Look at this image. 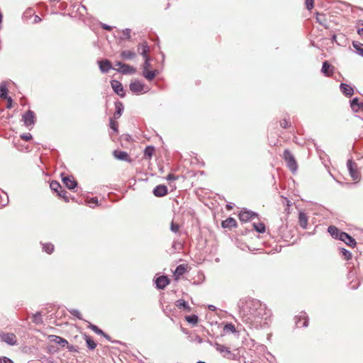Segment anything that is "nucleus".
Segmentation results:
<instances>
[{"label":"nucleus","instance_id":"1","mask_svg":"<svg viewBox=\"0 0 363 363\" xmlns=\"http://www.w3.org/2000/svg\"><path fill=\"white\" fill-rule=\"evenodd\" d=\"M239 315L242 321L253 325H267L268 319L271 317V311L268 310L264 304L259 300L245 298L238 302Z\"/></svg>","mask_w":363,"mask_h":363},{"label":"nucleus","instance_id":"2","mask_svg":"<svg viewBox=\"0 0 363 363\" xmlns=\"http://www.w3.org/2000/svg\"><path fill=\"white\" fill-rule=\"evenodd\" d=\"M283 158L286 162L289 169L291 172H295L297 170L298 165L292 153L289 150H285L283 153Z\"/></svg>","mask_w":363,"mask_h":363},{"label":"nucleus","instance_id":"3","mask_svg":"<svg viewBox=\"0 0 363 363\" xmlns=\"http://www.w3.org/2000/svg\"><path fill=\"white\" fill-rule=\"evenodd\" d=\"M22 121L24 123V125L27 128H33V126L35 124V113L31 111L28 110L22 116Z\"/></svg>","mask_w":363,"mask_h":363},{"label":"nucleus","instance_id":"4","mask_svg":"<svg viewBox=\"0 0 363 363\" xmlns=\"http://www.w3.org/2000/svg\"><path fill=\"white\" fill-rule=\"evenodd\" d=\"M347 167L352 179L358 180L359 179V173L357 169V164L352 160H348Z\"/></svg>","mask_w":363,"mask_h":363},{"label":"nucleus","instance_id":"5","mask_svg":"<svg viewBox=\"0 0 363 363\" xmlns=\"http://www.w3.org/2000/svg\"><path fill=\"white\" fill-rule=\"evenodd\" d=\"M255 218H258V214L247 209L242 210L239 213V219L242 222H247Z\"/></svg>","mask_w":363,"mask_h":363},{"label":"nucleus","instance_id":"6","mask_svg":"<svg viewBox=\"0 0 363 363\" xmlns=\"http://www.w3.org/2000/svg\"><path fill=\"white\" fill-rule=\"evenodd\" d=\"M215 347L216 350L218 351L220 353L223 354L224 357H226L230 359H235V354L231 352L228 347H226L225 346L220 345L217 342L215 343Z\"/></svg>","mask_w":363,"mask_h":363},{"label":"nucleus","instance_id":"7","mask_svg":"<svg viewBox=\"0 0 363 363\" xmlns=\"http://www.w3.org/2000/svg\"><path fill=\"white\" fill-rule=\"evenodd\" d=\"M111 84L112 89H113L116 94H117L121 97H124L125 96V92L123 89V86L120 82L113 79L111 82Z\"/></svg>","mask_w":363,"mask_h":363},{"label":"nucleus","instance_id":"8","mask_svg":"<svg viewBox=\"0 0 363 363\" xmlns=\"http://www.w3.org/2000/svg\"><path fill=\"white\" fill-rule=\"evenodd\" d=\"M0 338L2 342L9 345H15L16 344V337L13 333H1Z\"/></svg>","mask_w":363,"mask_h":363},{"label":"nucleus","instance_id":"9","mask_svg":"<svg viewBox=\"0 0 363 363\" xmlns=\"http://www.w3.org/2000/svg\"><path fill=\"white\" fill-rule=\"evenodd\" d=\"M130 90L135 94L142 93L144 89V84L138 80L132 82L129 85Z\"/></svg>","mask_w":363,"mask_h":363},{"label":"nucleus","instance_id":"10","mask_svg":"<svg viewBox=\"0 0 363 363\" xmlns=\"http://www.w3.org/2000/svg\"><path fill=\"white\" fill-rule=\"evenodd\" d=\"M113 155L116 159L118 160L126 161L128 162H132V160L130 158L128 154L125 151L116 150L113 152Z\"/></svg>","mask_w":363,"mask_h":363},{"label":"nucleus","instance_id":"11","mask_svg":"<svg viewBox=\"0 0 363 363\" xmlns=\"http://www.w3.org/2000/svg\"><path fill=\"white\" fill-rule=\"evenodd\" d=\"M153 194L157 197H162L167 194V187L164 184H160L156 186L153 191Z\"/></svg>","mask_w":363,"mask_h":363},{"label":"nucleus","instance_id":"12","mask_svg":"<svg viewBox=\"0 0 363 363\" xmlns=\"http://www.w3.org/2000/svg\"><path fill=\"white\" fill-rule=\"evenodd\" d=\"M341 237L340 240L344 242L348 246L351 247H354L356 246V240L348 233L344 232V233H341Z\"/></svg>","mask_w":363,"mask_h":363},{"label":"nucleus","instance_id":"13","mask_svg":"<svg viewBox=\"0 0 363 363\" xmlns=\"http://www.w3.org/2000/svg\"><path fill=\"white\" fill-rule=\"evenodd\" d=\"M169 283L167 276H160L155 279L156 287L159 289H164Z\"/></svg>","mask_w":363,"mask_h":363},{"label":"nucleus","instance_id":"14","mask_svg":"<svg viewBox=\"0 0 363 363\" xmlns=\"http://www.w3.org/2000/svg\"><path fill=\"white\" fill-rule=\"evenodd\" d=\"M98 63L99 65V69L102 73H107L110 69H113L111 62L107 59L99 61ZM113 69H116L113 68Z\"/></svg>","mask_w":363,"mask_h":363},{"label":"nucleus","instance_id":"15","mask_svg":"<svg viewBox=\"0 0 363 363\" xmlns=\"http://www.w3.org/2000/svg\"><path fill=\"white\" fill-rule=\"evenodd\" d=\"M334 67L328 62L324 61L321 69V72L326 77H330L333 74Z\"/></svg>","mask_w":363,"mask_h":363},{"label":"nucleus","instance_id":"16","mask_svg":"<svg viewBox=\"0 0 363 363\" xmlns=\"http://www.w3.org/2000/svg\"><path fill=\"white\" fill-rule=\"evenodd\" d=\"M350 107L356 113L363 111V102H360L359 99L355 97L350 101Z\"/></svg>","mask_w":363,"mask_h":363},{"label":"nucleus","instance_id":"17","mask_svg":"<svg viewBox=\"0 0 363 363\" xmlns=\"http://www.w3.org/2000/svg\"><path fill=\"white\" fill-rule=\"evenodd\" d=\"M296 325L297 327L306 328L308 325V318L306 313H302L299 318L296 317Z\"/></svg>","mask_w":363,"mask_h":363},{"label":"nucleus","instance_id":"18","mask_svg":"<svg viewBox=\"0 0 363 363\" xmlns=\"http://www.w3.org/2000/svg\"><path fill=\"white\" fill-rule=\"evenodd\" d=\"M62 180L69 189L72 190L77 186V182L69 176L62 177Z\"/></svg>","mask_w":363,"mask_h":363},{"label":"nucleus","instance_id":"19","mask_svg":"<svg viewBox=\"0 0 363 363\" xmlns=\"http://www.w3.org/2000/svg\"><path fill=\"white\" fill-rule=\"evenodd\" d=\"M328 232L330 235L335 239H338L340 240L341 233H344V232L340 231L337 227L334 225H330L328 228Z\"/></svg>","mask_w":363,"mask_h":363},{"label":"nucleus","instance_id":"20","mask_svg":"<svg viewBox=\"0 0 363 363\" xmlns=\"http://www.w3.org/2000/svg\"><path fill=\"white\" fill-rule=\"evenodd\" d=\"M116 70L123 74H133L136 72L133 67L125 63L121 69H116Z\"/></svg>","mask_w":363,"mask_h":363},{"label":"nucleus","instance_id":"21","mask_svg":"<svg viewBox=\"0 0 363 363\" xmlns=\"http://www.w3.org/2000/svg\"><path fill=\"white\" fill-rule=\"evenodd\" d=\"M340 88L342 94L346 96H351L354 94L353 88L347 84L341 83Z\"/></svg>","mask_w":363,"mask_h":363},{"label":"nucleus","instance_id":"22","mask_svg":"<svg viewBox=\"0 0 363 363\" xmlns=\"http://www.w3.org/2000/svg\"><path fill=\"white\" fill-rule=\"evenodd\" d=\"M221 225L223 228H232L237 226V222L233 218L229 217L222 221Z\"/></svg>","mask_w":363,"mask_h":363},{"label":"nucleus","instance_id":"23","mask_svg":"<svg viewBox=\"0 0 363 363\" xmlns=\"http://www.w3.org/2000/svg\"><path fill=\"white\" fill-rule=\"evenodd\" d=\"M298 223L303 229L307 228L308 217L304 212H300L298 214Z\"/></svg>","mask_w":363,"mask_h":363},{"label":"nucleus","instance_id":"24","mask_svg":"<svg viewBox=\"0 0 363 363\" xmlns=\"http://www.w3.org/2000/svg\"><path fill=\"white\" fill-rule=\"evenodd\" d=\"M157 70L149 71L148 69L143 70V77L148 81H152L158 74Z\"/></svg>","mask_w":363,"mask_h":363},{"label":"nucleus","instance_id":"25","mask_svg":"<svg viewBox=\"0 0 363 363\" xmlns=\"http://www.w3.org/2000/svg\"><path fill=\"white\" fill-rule=\"evenodd\" d=\"M116 106V111L114 113V118H119L124 110L123 104L121 101H117L115 103Z\"/></svg>","mask_w":363,"mask_h":363},{"label":"nucleus","instance_id":"26","mask_svg":"<svg viewBox=\"0 0 363 363\" xmlns=\"http://www.w3.org/2000/svg\"><path fill=\"white\" fill-rule=\"evenodd\" d=\"M186 272V267L184 264H179L177 266L174 272V275L176 279H179Z\"/></svg>","mask_w":363,"mask_h":363},{"label":"nucleus","instance_id":"27","mask_svg":"<svg viewBox=\"0 0 363 363\" xmlns=\"http://www.w3.org/2000/svg\"><path fill=\"white\" fill-rule=\"evenodd\" d=\"M138 51L143 57H148L147 52L150 51L149 46L146 42L138 46Z\"/></svg>","mask_w":363,"mask_h":363},{"label":"nucleus","instance_id":"28","mask_svg":"<svg viewBox=\"0 0 363 363\" xmlns=\"http://www.w3.org/2000/svg\"><path fill=\"white\" fill-rule=\"evenodd\" d=\"M84 336L87 347L91 350H94L96 347V343L94 342L92 337L86 334H84Z\"/></svg>","mask_w":363,"mask_h":363},{"label":"nucleus","instance_id":"29","mask_svg":"<svg viewBox=\"0 0 363 363\" xmlns=\"http://www.w3.org/2000/svg\"><path fill=\"white\" fill-rule=\"evenodd\" d=\"M135 56H136L135 52H134L133 51H130V50H123L121 53V57L123 60H132V59L135 58Z\"/></svg>","mask_w":363,"mask_h":363},{"label":"nucleus","instance_id":"30","mask_svg":"<svg viewBox=\"0 0 363 363\" xmlns=\"http://www.w3.org/2000/svg\"><path fill=\"white\" fill-rule=\"evenodd\" d=\"M32 321L35 325H40L43 323V319L42 317L41 312H37L33 315Z\"/></svg>","mask_w":363,"mask_h":363},{"label":"nucleus","instance_id":"31","mask_svg":"<svg viewBox=\"0 0 363 363\" xmlns=\"http://www.w3.org/2000/svg\"><path fill=\"white\" fill-rule=\"evenodd\" d=\"M51 337H52V339H51L52 341H54L55 342L57 343L58 345H61L62 347H65L66 345H68V342L65 339H64L61 337L52 335V336H51Z\"/></svg>","mask_w":363,"mask_h":363},{"label":"nucleus","instance_id":"32","mask_svg":"<svg viewBox=\"0 0 363 363\" xmlns=\"http://www.w3.org/2000/svg\"><path fill=\"white\" fill-rule=\"evenodd\" d=\"M176 306L179 308H182V309L186 310L188 311H190V310H191L188 303L186 302L184 299H179L178 301H177Z\"/></svg>","mask_w":363,"mask_h":363},{"label":"nucleus","instance_id":"33","mask_svg":"<svg viewBox=\"0 0 363 363\" xmlns=\"http://www.w3.org/2000/svg\"><path fill=\"white\" fill-rule=\"evenodd\" d=\"M8 96V89L4 82H1L0 84V98L5 99Z\"/></svg>","mask_w":363,"mask_h":363},{"label":"nucleus","instance_id":"34","mask_svg":"<svg viewBox=\"0 0 363 363\" xmlns=\"http://www.w3.org/2000/svg\"><path fill=\"white\" fill-rule=\"evenodd\" d=\"M50 187L52 191L57 194L62 189L61 184L57 181H52L50 184Z\"/></svg>","mask_w":363,"mask_h":363},{"label":"nucleus","instance_id":"35","mask_svg":"<svg viewBox=\"0 0 363 363\" xmlns=\"http://www.w3.org/2000/svg\"><path fill=\"white\" fill-rule=\"evenodd\" d=\"M352 45L353 47L355 48V50H357V52L361 55L362 57H363V44L362 43H358V42H355L354 41L352 43Z\"/></svg>","mask_w":363,"mask_h":363},{"label":"nucleus","instance_id":"36","mask_svg":"<svg viewBox=\"0 0 363 363\" xmlns=\"http://www.w3.org/2000/svg\"><path fill=\"white\" fill-rule=\"evenodd\" d=\"M253 227H254L255 230L259 233H263L265 232V225L263 223H254Z\"/></svg>","mask_w":363,"mask_h":363},{"label":"nucleus","instance_id":"37","mask_svg":"<svg viewBox=\"0 0 363 363\" xmlns=\"http://www.w3.org/2000/svg\"><path fill=\"white\" fill-rule=\"evenodd\" d=\"M340 255L346 260L352 258V252L345 248H340Z\"/></svg>","mask_w":363,"mask_h":363},{"label":"nucleus","instance_id":"38","mask_svg":"<svg viewBox=\"0 0 363 363\" xmlns=\"http://www.w3.org/2000/svg\"><path fill=\"white\" fill-rule=\"evenodd\" d=\"M185 320L189 323H191V324H196L199 321V317L196 315H187L185 317Z\"/></svg>","mask_w":363,"mask_h":363},{"label":"nucleus","instance_id":"39","mask_svg":"<svg viewBox=\"0 0 363 363\" xmlns=\"http://www.w3.org/2000/svg\"><path fill=\"white\" fill-rule=\"evenodd\" d=\"M154 152H155V147L153 146L149 145L145 148L144 155H145V156L150 158L152 156Z\"/></svg>","mask_w":363,"mask_h":363},{"label":"nucleus","instance_id":"40","mask_svg":"<svg viewBox=\"0 0 363 363\" xmlns=\"http://www.w3.org/2000/svg\"><path fill=\"white\" fill-rule=\"evenodd\" d=\"M43 250L48 254H51L54 251V245L51 243L43 244Z\"/></svg>","mask_w":363,"mask_h":363},{"label":"nucleus","instance_id":"41","mask_svg":"<svg viewBox=\"0 0 363 363\" xmlns=\"http://www.w3.org/2000/svg\"><path fill=\"white\" fill-rule=\"evenodd\" d=\"M68 311L74 316H75L77 318H78L79 320H82V315L79 312V310L77 309H75V308H71V309H69Z\"/></svg>","mask_w":363,"mask_h":363},{"label":"nucleus","instance_id":"42","mask_svg":"<svg viewBox=\"0 0 363 363\" xmlns=\"http://www.w3.org/2000/svg\"><path fill=\"white\" fill-rule=\"evenodd\" d=\"M89 328L98 335H104V331L95 325L90 323Z\"/></svg>","mask_w":363,"mask_h":363},{"label":"nucleus","instance_id":"43","mask_svg":"<svg viewBox=\"0 0 363 363\" xmlns=\"http://www.w3.org/2000/svg\"><path fill=\"white\" fill-rule=\"evenodd\" d=\"M67 191L62 189L60 192L57 193V196L65 200V202H69V198L67 196Z\"/></svg>","mask_w":363,"mask_h":363},{"label":"nucleus","instance_id":"44","mask_svg":"<svg viewBox=\"0 0 363 363\" xmlns=\"http://www.w3.org/2000/svg\"><path fill=\"white\" fill-rule=\"evenodd\" d=\"M109 126L115 133L118 132V123L113 118H110Z\"/></svg>","mask_w":363,"mask_h":363},{"label":"nucleus","instance_id":"45","mask_svg":"<svg viewBox=\"0 0 363 363\" xmlns=\"http://www.w3.org/2000/svg\"><path fill=\"white\" fill-rule=\"evenodd\" d=\"M224 330L230 331L232 333H235L236 331L235 325L232 323H227L224 326Z\"/></svg>","mask_w":363,"mask_h":363},{"label":"nucleus","instance_id":"46","mask_svg":"<svg viewBox=\"0 0 363 363\" xmlns=\"http://www.w3.org/2000/svg\"><path fill=\"white\" fill-rule=\"evenodd\" d=\"M316 20L320 25L326 27V26L324 23L325 19V16L323 14H318L316 16Z\"/></svg>","mask_w":363,"mask_h":363},{"label":"nucleus","instance_id":"47","mask_svg":"<svg viewBox=\"0 0 363 363\" xmlns=\"http://www.w3.org/2000/svg\"><path fill=\"white\" fill-rule=\"evenodd\" d=\"M180 228V226L179 224L174 223L173 221L171 223L170 225V230L174 233H177Z\"/></svg>","mask_w":363,"mask_h":363},{"label":"nucleus","instance_id":"48","mask_svg":"<svg viewBox=\"0 0 363 363\" xmlns=\"http://www.w3.org/2000/svg\"><path fill=\"white\" fill-rule=\"evenodd\" d=\"M144 59H145V62L143 64V70L148 69L151 66L150 62V59L149 56L144 57Z\"/></svg>","mask_w":363,"mask_h":363},{"label":"nucleus","instance_id":"49","mask_svg":"<svg viewBox=\"0 0 363 363\" xmlns=\"http://www.w3.org/2000/svg\"><path fill=\"white\" fill-rule=\"evenodd\" d=\"M280 125L284 128H286L290 125V122L284 118L280 121Z\"/></svg>","mask_w":363,"mask_h":363},{"label":"nucleus","instance_id":"50","mask_svg":"<svg viewBox=\"0 0 363 363\" xmlns=\"http://www.w3.org/2000/svg\"><path fill=\"white\" fill-rule=\"evenodd\" d=\"M21 138L23 140L28 141L32 139V135L30 133H23L21 135Z\"/></svg>","mask_w":363,"mask_h":363},{"label":"nucleus","instance_id":"51","mask_svg":"<svg viewBox=\"0 0 363 363\" xmlns=\"http://www.w3.org/2000/svg\"><path fill=\"white\" fill-rule=\"evenodd\" d=\"M0 363H14L12 359L6 357H1L0 358Z\"/></svg>","mask_w":363,"mask_h":363},{"label":"nucleus","instance_id":"52","mask_svg":"<svg viewBox=\"0 0 363 363\" xmlns=\"http://www.w3.org/2000/svg\"><path fill=\"white\" fill-rule=\"evenodd\" d=\"M306 6L308 10L313 8V0H306Z\"/></svg>","mask_w":363,"mask_h":363},{"label":"nucleus","instance_id":"53","mask_svg":"<svg viewBox=\"0 0 363 363\" xmlns=\"http://www.w3.org/2000/svg\"><path fill=\"white\" fill-rule=\"evenodd\" d=\"M104 338H106L107 340H108L109 342H115V343H121L120 341H118V340H112L110 335H108V334L105 333L104 332V335H101Z\"/></svg>","mask_w":363,"mask_h":363},{"label":"nucleus","instance_id":"54","mask_svg":"<svg viewBox=\"0 0 363 363\" xmlns=\"http://www.w3.org/2000/svg\"><path fill=\"white\" fill-rule=\"evenodd\" d=\"M360 285V283L359 281H358L356 284H353V281L352 280L350 281V283L349 284V287L351 289H357Z\"/></svg>","mask_w":363,"mask_h":363},{"label":"nucleus","instance_id":"55","mask_svg":"<svg viewBox=\"0 0 363 363\" xmlns=\"http://www.w3.org/2000/svg\"><path fill=\"white\" fill-rule=\"evenodd\" d=\"M5 99L7 100V105H6V108L10 109L12 108V104H13V100L10 97V96H8L7 98H6Z\"/></svg>","mask_w":363,"mask_h":363},{"label":"nucleus","instance_id":"56","mask_svg":"<svg viewBox=\"0 0 363 363\" xmlns=\"http://www.w3.org/2000/svg\"><path fill=\"white\" fill-rule=\"evenodd\" d=\"M130 29L125 28L123 30V34L126 37V38L130 39Z\"/></svg>","mask_w":363,"mask_h":363},{"label":"nucleus","instance_id":"57","mask_svg":"<svg viewBox=\"0 0 363 363\" xmlns=\"http://www.w3.org/2000/svg\"><path fill=\"white\" fill-rule=\"evenodd\" d=\"M331 41L332 43H337L338 45H342V43L337 40V36L335 34L332 35Z\"/></svg>","mask_w":363,"mask_h":363},{"label":"nucleus","instance_id":"58","mask_svg":"<svg viewBox=\"0 0 363 363\" xmlns=\"http://www.w3.org/2000/svg\"><path fill=\"white\" fill-rule=\"evenodd\" d=\"M178 177L175 176L174 174H169L167 177V179L169 180V181H174L176 179H177Z\"/></svg>","mask_w":363,"mask_h":363},{"label":"nucleus","instance_id":"59","mask_svg":"<svg viewBox=\"0 0 363 363\" xmlns=\"http://www.w3.org/2000/svg\"><path fill=\"white\" fill-rule=\"evenodd\" d=\"M101 27L105 30H108V31H110L112 29V27L111 26H108L106 23H101Z\"/></svg>","mask_w":363,"mask_h":363},{"label":"nucleus","instance_id":"60","mask_svg":"<svg viewBox=\"0 0 363 363\" xmlns=\"http://www.w3.org/2000/svg\"><path fill=\"white\" fill-rule=\"evenodd\" d=\"M90 207H92V206L91 204H95L96 205L98 203V199L96 198H91L88 201Z\"/></svg>","mask_w":363,"mask_h":363},{"label":"nucleus","instance_id":"61","mask_svg":"<svg viewBox=\"0 0 363 363\" xmlns=\"http://www.w3.org/2000/svg\"><path fill=\"white\" fill-rule=\"evenodd\" d=\"M191 341H195L199 344H201L203 342V339L199 335H196L195 338L194 340L192 339Z\"/></svg>","mask_w":363,"mask_h":363},{"label":"nucleus","instance_id":"62","mask_svg":"<svg viewBox=\"0 0 363 363\" xmlns=\"http://www.w3.org/2000/svg\"><path fill=\"white\" fill-rule=\"evenodd\" d=\"M356 275V272L354 271H350L347 275L348 279H352Z\"/></svg>","mask_w":363,"mask_h":363},{"label":"nucleus","instance_id":"63","mask_svg":"<svg viewBox=\"0 0 363 363\" xmlns=\"http://www.w3.org/2000/svg\"><path fill=\"white\" fill-rule=\"evenodd\" d=\"M339 42H340L342 44L345 42V35L343 34L340 35Z\"/></svg>","mask_w":363,"mask_h":363},{"label":"nucleus","instance_id":"64","mask_svg":"<svg viewBox=\"0 0 363 363\" xmlns=\"http://www.w3.org/2000/svg\"><path fill=\"white\" fill-rule=\"evenodd\" d=\"M40 21H41V18L38 16H35V18H34V23H39Z\"/></svg>","mask_w":363,"mask_h":363}]
</instances>
